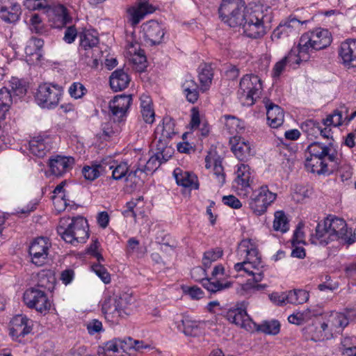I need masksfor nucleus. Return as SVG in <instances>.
I'll return each instance as SVG.
<instances>
[{
  "label": "nucleus",
  "mask_w": 356,
  "mask_h": 356,
  "mask_svg": "<svg viewBox=\"0 0 356 356\" xmlns=\"http://www.w3.org/2000/svg\"><path fill=\"white\" fill-rule=\"evenodd\" d=\"M51 243L48 238L38 237L29 246V254L32 262L38 266L44 265L47 261Z\"/></svg>",
  "instance_id": "13"
},
{
  "label": "nucleus",
  "mask_w": 356,
  "mask_h": 356,
  "mask_svg": "<svg viewBox=\"0 0 356 356\" xmlns=\"http://www.w3.org/2000/svg\"><path fill=\"white\" fill-rule=\"evenodd\" d=\"M80 38V50L89 51L99 48V38L97 33L94 31L85 30L79 33Z\"/></svg>",
  "instance_id": "37"
},
{
  "label": "nucleus",
  "mask_w": 356,
  "mask_h": 356,
  "mask_svg": "<svg viewBox=\"0 0 356 356\" xmlns=\"http://www.w3.org/2000/svg\"><path fill=\"white\" fill-rule=\"evenodd\" d=\"M102 348L106 356H122L120 349V339H113L107 341Z\"/></svg>",
  "instance_id": "48"
},
{
  "label": "nucleus",
  "mask_w": 356,
  "mask_h": 356,
  "mask_svg": "<svg viewBox=\"0 0 356 356\" xmlns=\"http://www.w3.org/2000/svg\"><path fill=\"white\" fill-rule=\"evenodd\" d=\"M222 202L225 205H227L233 209H239L242 207V204L239 200L232 195L224 196L222 197Z\"/></svg>",
  "instance_id": "64"
},
{
  "label": "nucleus",
  "mask_w": 356,
  "mask_h": 356,
  "mask_svg": "<svg viewBox=\"0 0 356 356\" xmlns=\"http://www.w3.org/2000/svg\"><path fill=\"white\" fill-rule=\"evenodd\" d=\"M237 255L240 257V259H243V260L234 265V270L240 276L252 277V280H248L245 284V289H264L266 287V284H258L264 279L261 257L258 250L250 239H244L241 241L238 246Z\"/></svg>",
  "instance_id": "1"
},
{
  "label": "nucleus",
  "mask_w": 356,
  "mask_h": 356,
  "mask_svg": "<svg viewBox=\"0 0 356 356\" xmlns=\"http://www.w3.org/2000/svg\"><path fill=\"white\" fill-rule=\"evenodd\" d=\"M213 71L210 65L204 64L199 67V80L201 83V90H207L211 86L213 79Z\"/></svg>",
  "instance_id": "45"
},
{
  "label": "nucleus",
  "mask_w": 356,
  "mask_h": 356,
  "mask_svg": "<svg viewBox=\"0 0 356 356\" xmlns=\"http://www.w3.org/2000/svg\"><path fill=\"white\" fill-rule=\"evenodd\" d=\"M92 269L104 284L111 282V275L104 266L100 264H94L92 266Z\"/></svg>",
  "instance_id": "59"
},
{
  "label": "nucleus",
  "mask_w": 356,
  "mask_h": 356,
  "mask_svg": "<svg viewBox=\"0 0 356 356\" xmlns=\"http://www.w3.org/2000/svg\"><path fill=\"white\" fill-rule=\"evenodd\" d=\"M276 198V193L271 192L267 185H262L252 191L250 197L248 200V203L255 215L261 216Z\"/></svg>",
  "instance_id": "8"
},
{
  "label": "nucleus",
  "mask_w": 356,
  "mask_h": 356,
  "mask_svg": "<svg viewBox=\"0 0 356 356\" xmlns=\"http://www.w3.org/2000/svg\"><path fill=\"white\" fill-rule=\"evenodd\" d=\"M130 82L129 75L122 70H116L110 76L111 88L115 91L125 89Z\"/></svg>",
  "instance_id": "35"
},
{
  "label": "nucleus",
  "mask_w": 356,
  "mask_h": 356,
  "mask_svg": "<svg viewBox=\"0 0 356 356\" xmlns=\"http://www.w3.org/2000/svg\"><path fill=\"white\" fill-rule=\"evenodd\" d=\"M68 91L72 97L79 99L86 94L87 90L82 83L74 82L70 86Z\"/></svg>",
  "instance_id": "60"
},
{
  "label": "nucleus",
  "mask_w": 356,
  "mask_h": 356,
  "mask_svg": "<svg viewBox=\"0 0 356 356\" xmlns=\"http://www.w3.org/2000/svg\"><path fill=\"white\" fill-rule=\"evenodd\" d=\"M154 11V8L147 0H140L134 6L127 9L128 22L136 26L144 17Z\"/></svg>",
  "instance_id": "17"
},
{
  "label": "nucleus",
  "mask_w": 356,
  "mask_h": 356,
  "mask_svg": "<svg viewBox=\"0 0 356 356\" xmlns=\"http://www.w3.org/2000/svg\"><path fill=\"white\" fill-rule=\"evenodd\" d=\"M222 255V250L220 248L209 250L204 253L202 264L204 268H208L212 262L217 261Z\"/></svg>",
  "instance_id": "55"
},
{
  "label": "nucleus",
  "mask_w": 356,
  "mask_h": 356,
  "mask_svg": "<svg viewBox=\"0 0 356 356\" xmlns=\"http://www.w3.org/2000/svg\"><path fill=\"white\" fill-rule=\"evenodd\" d=\"M9 86L10 87V91L14 96L22 97L26 93V86L25 83L16 77H12L9 81Z\"/></svg>",
  "instance_id": "54"
},
{
  "label": "nucleus",
  "mask_w": 356,
  "mask_h": 356,
  "mask_svg": "<svg viewBox=\"0 0 356 356\" xmlns=\"http://www.w3.org/2000/svg\"><path fill=\"white\" fill-rule=\"evenodd\" d=\"M49 140V138H43L42 136L33 138L29 142L30 152L38 157H43L50 149L51 147L48 144Z\"/></svg>",
  "instance_id": "36"
},
{
  "label": "nucleus",
  "mask_w": 356,
  "mask_h": 356,
  "mask_svg": "<svg viewBox=\"0 0 356 356\" xmlns=\"http://www.w3.org/2000/svg\"><path fill=\"white\" fill-rule=\"evenodd\" d=\"M302 333L307 340L321 341L330 339V333L323 326V322L312 321L302 328Z\"/></svg>",
  "instance_id": "23"
},
{
  "label": "nucleus",
  "mask_w": 356,
  "mask_h": 356,
  "mask_svg": "<svg viewBox=\"0 0 356 356\" xmlns=\"http://www.w3.org/2000/svg\"><path fill=\"white\" fill-rule=\"evenodd\" d=\"M273 229L275 231L286 232L289 229V222L282 211H277L274 214Z\"/></svg>",
  "instance_id": "51"
},
{
  "label": "nucleus",
  "mask_w": 356,
  "mask_h": 356,
  "mask_svg": "<svg viewBox=\"0 0 356 356\" xmlns=\"http://www.w3.org/2000/svg\"><path fill=\"white\" fill-rule=\"evenodd\" d=\"M12 95L6 88L0 89V118L4 119L12 104Z\"/></svg>",
  "instance_id": "47"
},
{
  "label": "nucleus",
  "mask_w": 356,
  "mask_h": 356,
  "mask_svg": "<svg viewBox=\"0 0 356 356\" xmlns=\"http://www.w3.org/2000/svg\"><path fill=\"white\" fill-rule=\"evenodd\" d=\"M355 240V234H353L352 229L347 227L346 221L334 216H329L323 222H319L315 234L311 237L312 243L321 245H327L336 241L350 245Z\"/></svg>",
  "instance_id": "2"
},
{
  "label": "nucleus",
  "mask_w": 356,
  "mask_h": 356,
  "mask_svg": "<svg viewBox=\"0 0 356 356\" xmlns=\"http://www.w3.org/2000/svg\"><path fill=\"white\" fill-rule=\"evenodd\" d=\"M327 157H307L305 160V168L308 171L318 175L330 174L334 170L331 169V163H327Z\"/></svg>",
  "instance_id": "26"
},
{
  "label": "nucleus",
  "mask_w": 356,
  "mask_h": 356,
  "mask_svg": "<svg viewBox=\"0 0 356 356\" xmlns=\"http://www.w3.org/2000/svg\"><path fill=\"white\" fill-rule=\"evenodd\" d=\"M332 42V35L327 29H317L303 34L300 39V45L303 51L321 50L328 47Z\"/></svg>",
  "instance_id": "9"
},
{
  "label": "nucleus",
  "mask_w": 356,
  "mask_h": 356,
  "mask_svg": "<svg viewBox=\"0 0 356 356\" xmlns=\"http://www.w3.org/2000/svg\"><path fill=\"white\" fill-rule=\"evenodd\" d=\"M300 21L295 18L282 22L274 30L272 38L273 39H280L288 37L291 34L296 33L297 29L300 26Z\"/></svg>",
  "instance_id": "32"
},
{
  "label": "nucleus",
  "mask_w": 356,
  "mask_h": 356,
  "mask_svg": "<svg viewBox=\"0 0 356 356\" xmlns=\"http://www.w3.org/2000/svg\"><path fill=\"white\" fill-rule=\"evenodd\" d=\"M62 94L60 87L44 83L39 86L35 100L42 108H51L58 105Z\"/></svg>",
  "instance_id": "10"
},
{
  "label": "nucleus",
  "mask_w": 356,
  "mask_h": 356,
  "mask_svg": "<svg viewBox=\"0 0 356 356\" xmlns=\"http://www.w3.org/2000/svg\"><path fill=\"white\" fill-rule=\"evenodd\" d=\"M173 175L178 185L185 188L198 189L199 183L197 176L193 172L184 171L181 168H176L173 171Z\"/></svg>",
  "instance_id": "31"
},
{
  "label": "nucleus",
  "mask_w": 356,
  "mask_h": 356,
  "mask_svg": "<svg viewBox=\"0 0 356 356\" xmlns=\"http://www.w3.org/2000/svg\"><path fill=\"white\" fill-rule=\"evenodd\" d=\"M309 293L305 290L293 289L287 291V298L289 304H303L309 300Z\"/></svg>",
  "instance_id": "46"
},
{
  "label": "nucleus",
  "mask_w": 356,
  "mask_h": 356,
  "mask_svg": "<svg viewBox=\"0 0 356 356\" xmlns=\"http://www.w3.org/2000/svg\"><path fill=\"white\" fill-rule=\"evenodd\" d=\"M54 19L53 26L54 28H62L72 21L69 16L67 8L63 5H57L54 8Z\"/></svg>",
  "instance_id": "42"
},
{
  "label": "nucleus",
  "mask_w": 356,
  "mask_h": 356,
  "mask_svg": "<svg viewBox=\"0 0 356 356\" xmlns=\"http://www.w3.org/2000/svg\"><path fill=\"white\" fill-rule=\"evenodd\" d=\"M227 318L231 323L249 332L254 331L257 327V324L252 321L245 309L238 307L229 309L227 313Z\"/></svg>",
  "instance_id": "20"
},
{
  "label": "nucleus",
  "mask_w": 356,
  "mask_h": 356,
  "mask_svg": "<svg viewBox=\"0 0 356 356\" xmlns=\"http://www.w3.org/2000/svg\"><path fill=\"white\" fill-rule=\"evenodd\" d=\"M248 8L243 0H223L218 11L224 23L230 27H237L243 24Z\"/></svg>",
  "instance_id": "6"
},
{
  "label": "nucleus",
  "mask_w": 356,
  "mask_h": 356,
  "mask_svg": "<svg viewBox=\"0 0 356 356\" xmlns=\"http://www.w3.org/2000/svg\"><path fill=\"white\" fill-rule=\"evenodd\" d=\"M21 15L20 5L11 1H4L0 7V17L6 22H17Z\"/></svg>",
  "instance_id": "30"
},
{
  "label": "nucleus",
  "mask_w": 356,
  "mask_h": 356,
  "mask_svg": "<svg viewBox=\"0 0 356 356\" xmlns=\"http://www.w3.org/2000/svg\"><path fill=\"white\" fill-rule=\"evenodd\" d=\"M104 162V165H106L107 172L111 171L112 178L115 180H120L122 179L127 180L128 177L137 176L138 172V168L135 170L129 171L127 162L118 163L111 159H105Z\"/></svg>",
  "instance_id": "19"
},
{
  "label": "nucleus",
  "mask_w": 356,
  "mask_h": 356,
  "mask_svg": "<svg viewBox=\"0 0 356 356\" xmlns=\"http://www.w3.org/2000/svg\"><path fill=\"white\" fill-rule=\"evenodd\" d=\"M84 177L90 181L97 179L100 175L107 173L106 165H104V160L91 166H85L82 170Z\"/></svg>",
  "instance_id": "44"
},
{
  "label": "nucleus",
  "mask_w": 356,
  "mask_h": 356,
  "mask_svg": "<svg viewBox=\"0 0 356 356\" xmlns=\"http://www.w3.org/2000/svg\"><path fill=\"white\" fill-rule=\"evenodd\" d=\"M191 274L193 279L195 281H201L202 282V286L211 293H216L225 289H227L231 286L230 282L222 284L218 281L212 282L211 279L205 278L206 270L201 267H195L193 268Z\"/></svg>",
  "instance_id": "21"
},
{
  "label": "nucleus",
  "mask_w": 356,
  "mask_h": 356,
  "mask_svg": "<svg viewBox=\"0 0 356 356\" xmlns=\"http://www.w3.org/2000/svg\"><path fill=\"white\" fill-rule=\"evenodd\" d=\"M262 91L260 78L254 74H246L241 79L238 95L243 106H252Z\"/></svg>",
  "instance_id": "7"
},
{
  "label": "nucleus",
  "mask_w": 356,
  "mask_h": 356,
  "mask_svg": "<svg viewBox=\"0 0 356 356\" xmlns=\"http://www.w3.org/2000/svg\"><path fill=\"white\" fill-rule=\"evenodd\" d=\"M183 92L186 96V99L194 104L199 98L198 85L194 79L191 77H187L181 86Z\"/></svg>",
  "instance_id": "40"
},
{
  "label": "nucleus",
  "mask_w": 356,
  "mask_h": 356,
  "mask_svg": "<svg viewBox=\"0 0 356 356\" xmlns=\"http://www.w3.org/2000/svg\"><path fill=\"white\" fill-rule=\"evenodd\" d=\"M164 162L165 161H163L162 157L160 156L159 154H154L146 162V164L143 168H138L139 169L138 172H143L146 174L153 172L159 167V165L162 163H164Z\"/></svg>",
  "instance_id": "53"
},
{
  "label": "nucleus",
  "mask_w": 356,
  "mask_h": 356,
  "mask_svg": "<svg viewBox=\"0 0 356 356\" xmlns=\"http://www.w3.org/2000/svg\"><path fill=\"white\" fill-rule=\"evenodd\" d=\"M77 30L74 26H70L65 31L63 40L68 44L72 43L77 36Z\"/></svg>",
  "instance_id": "62"
},
{
  "label": "nucleus",
  "mask_w": 356,
  "mask_h": 356,
  "mask_svg": "<svg viewBox=\"0 0 356 356\" xmlns=\"http://www.w3.org/2000/svg\"><path fill=\"white\" fill-rule=\"evenodd\" d=\"M271 20L270 8L268 6L256 5L246 10V15L241 26L246 36L259 38L267 33Z\"/></svg>",
  "instance_id": "3"
},
{
  "label": "nucleus",
  "mask_w": 356,
  "mask_h": 356,
  "mask_svg": "<svg viewBox=\"0 0 356 356\" xmlns=\"http://www.w3.org/2000/svg\"><path fill=\"white\" fill-rule=\"evenodd\" d=\"M131 297L128 294L122 296L113 295L105 297L102 303V311L105 318L118 323L120 318L131 314Z\"/></svg>",
  "instance_id": "5"
},
{
  "label": "nucleus",
  "mask_w": 356,
  "mask_h": 356,
  "mask_svg": "<svg viewBox=\"0 0 356 356\" xmlns=\"http://www.w3.org/2000/svg\"><path fill=\"white\" fill-rule=\"evenodd\" d=\"M302 49L299 42L297 47H292L289 54L283 58L289 67L295 68L300 61L307 60L309 58L308 51H303Z\"/></svg>",
  "instance_id": "34"
},
{
  "label": "nucleus",
  "mask_w": 356,
  "mask_h": 356,
  "mask_svg": "<svg viewBox=\"0 0 356 356\" xmlns=\"http://www.w3.org/2000/svg\"><path fill=\"white\" fill-rule=\"evenodd\" d=\"M33 322L26 316L19 314L14 316L10 322V335L13 340L24 337L31 332Z\"/></svg>",
  "instance_id": "15"
},
{
  "label": "nucleus",
  "mask_w": 356,
  "mask_h": 356,
  "mask_svg": "<svg viewBox=\"0 0 356 356\" xmlns=\"http://www.w3.org/2000/svg\"><path fill=\"white\" fill-rule=\"evenodd\" d=\"M213 175L216 179L217 184L222 186L225 182V173L220 159H216L213 162Z\"/></svg>",
  "instance_id": "57"
},
{
  "label": "nucleus",
  "mask_w": 356,
  "mask_h": 356,
  "mask_svg": "<svg viewBox=\"0 0 356 356\" xmlns=\"http://www.w3.org/2000/svg\"><path fill=\"white\" fill-rule=\"evenodd\" d=\"M74 164V159L71 156L57 155L49 160V168L52 174L61 176L71 170Z\"/></svg>",
  "instance_id": "28"
},
{
  "label": "nucleus",
  "mask_w": 356,
  "mask_h": 356,
  "mask_svg": "<svg viewBox=\"0 0 356 356\" xmlns=\"http://www.w3.org/2000/svg\"><path fill=\"white\" fill-rule=\"evenodd\" d=\"M229 145L231 151L241 161H248L255 154L253 145L241 136L230 138Z\"/></svg>",
  "instance_id": "14"
},
{
  "label": "nucleus",
  "mask_w": 356,
  "mask_h": 356,
  "mask_svg": "<svg viewBox=\"0 0 356 356\" xmlns=\"http://www.w3.org/2000/svg\"><path fill=\"white\" fill-rule=\"evenodd\" d=\"M318 314L315 309L308 308L302 312H296L291 314L288 317V321L290 323L300 325L310 321L312 322Z\"/></svg>",
  "instance_id": "38"
},
{
  "label": "nucleus",
  "mask_w": 356,
  "mask_h": 356,
  "mask_svg": "<svg viewBox=\"0 0 356 356\" xmlns=\"http://www.w3.org/2000/svg\"><path fill=\"white\" fill-rule=\"evenodd\" d=\"M132 102L131 95H116L109 102V109L118 120H120L127 113Z\"/></svg>",
  "instance_id": "25"
},
{
  "label": "nucleus",
  "mask_w": 356,
  "mask_h": 356,
  "mask_svg": "<svg viewBox=\"0 0 356 356\" xmlns=\"http://www.w3.org/2000/svg\"><path fill=\"white\" fill-rule=\"evenodd\" d=\"M341 108L344 109L345 113L346 114L348 113V108L345 106H341ZM343 110L340 111L338 110L334 111L332 114L327 115V118L323 120V124L327 127H330L331 125H333L334 127H339L343 123Z\"/></svg>",
  "instance_id": "52"
},
{
  "label": "nucleus",
  "mask_w": 356,
  "mask_h": 356,
  "mask_svg": "<svg viewBox=\"0 0 356 356\" xmlns=\"http://www.w3.org/2000/svg\"><path fill=\"white\" fill-rule=\"evenodd\" d=\"M310 157H327L328 162L331 163V169L336 170L339 168V154L332 142L323 145L319 142H314L307 147Z\"/></svg>",
  "instance_id": "11"
},
{
  "label": "nucleus",
  "mask_w": 356,
  "mask_h": 356,
  "mask_svg": "<svg viewBox=\"0 0 356 356\" xmlns=\"http://www.w3.org/2000/svg\"><path fill=\"white\" fill-rule=\"evenodd\" d=\"M177 327L187 336L195 337L201 333L204 322L191 320L188 318H182L177 322Z\"/></svg>",
  "instance_id": "33"
},
{
  "label": "nucleus",
  "mask_w": 356,
  "mask_h": 356,
  "mask_svg": "<svg viewBox=\"0 0 356 356\" xmlns=\"http://www.w3.org/2000/svg\"><path fill=\"white\" fill-rule=\"evenodd\" d=\"M266 108V116L269 125L272 128H277L284 122V111L278 105L273 103L270 99H264Z\"/></svg>",
  "instance_id": "27"
},
{
  "label": "nucleus",
  "mask_w": 356,
  "mask_h": 356,
  "mask_svg": "<svg viewBox=\"0 0 356 356\" xmlns=\"http://www.w3.org/2000/svg\"><path fill=\"white\" fill-rule=\"evenodd\" d=\"M169 143L170 140L156 137L154 135V140L152 143V147L156 151L154 154H159L164 161H167L171 157L172 148L169 147Z\"/></svg>",
  "instance_id": "39"
},
{
  "label": "nucleus",
  "mask_w": 356,
  "mask_h": 356,
  "mask_svg": "<svg viewBox=\"0 0 356 356\" xmlns=\"http://www.w3.org/2000/svg\"><path fill=\"white\" fill-rule=\"evenodd\" d=\"M24 302L29 308L43 313L50 309L51 302L44 291L35 288H30L24 293Z\"/></svg>",
  "instance_id": "12"
},
{
  "label": "nucleus",
  "mask_w": 356,
  "mask_h": 356,
  "mask_svg": "<svg viewBox=\"0 0 356 356\" xmlns=\"http://www.w3.org/2000/svg\"><path fill=\"white\" fill-rule=\"evenodd\" d=\"M87 220L82 216L63 218L59 222L57 232L67 243H85L89 237Z\"/></svg>",
  "instance_id": "4"
},
{
  "label": "nucleus",
  "mask_w": 356,
  "mask_h": 356,
  "mask_svg": "<svg viewBox=\"0 0 356 356\" xmlns=\"http://www.w3.org/2000/svg\"><path fill=\"white\" fill-rule=\"evenodd\" d=\"M142 32L145 41L149 45L161 43L165 35L163 26L155 20H150L142 25Z\"/></svg>",
  "instance_id": "16"
},
{
  "label": "nucleus",
  "mask_w": 356,
  "mask_h": 356,
  "mask_svg": "<svg viewBox=\"0 0 356 356\" xmlns=\"http://www.w3.org/2000/svg\"><path fill=\"white\" fill-rule=\"evenodd\" d=\"M339 55L345 65L356 67V39L347 40L342 42Z\"/></svg>",
  "instance_id": "29"
},
{
  "label": "nucleus",
  "mask_w": 356,
  "mask_h": 356,
  "mask_svg": "<svg viewBox=\"0 0 356 356\" xmlns=\"http://www.w3.org/2000/svg\"><path fill=\"white\" fill-rule=\"evenodd\" d=\"M44 41L40 38L31 37L25 47L26 61L30 65L38 63L43 56Z\"/></svg>",
  "instance_id": "24"
},
{
  "label": "nucleus",
  "mask_w": 356,
  "mask_h": 356,
  "mask_svg": "<svg viewBox=\"0 0 356 356\" xmlns=\"http://www.w3.org/2000/svg\"><path fill=\"white\" fill-rule=\"evenodd\" d=\"M184 292L188 294L192 299L199 300L204 296L202 290L196 286L188 287L184 290Z\"/></svg>",
  "instance_id": "63"
},
{
  "label": "nucleus",
  "mask_w": 356,
  "mask_h": 356,
  "mask_svg": "<svg viewBox=\"0 0 356 356\" xmlns=\"http://www.w3.org/2000/svg\"><path fill=\"white\" fill-rule=\"evenodd\" d=\"M254 330L261 331L267 334L276 335L280 332V324L276 320L264 321L261 324L257 325Z\"/></svg>",
  "instance_id": "49"
},
{
  "label": "nucleus",
  "mask_w": 356,
  "mask_h": 356,
  "mask_svg": "<svg viewBox=\"0 0 356 356\" xmlns=\"http://www.w3.org/2000/svg\"><path fill=\"white\" fill-rule=\"evenodd\" d=\"M269 298L274 304L278 306H284L286 304H289V302H288L287 291L281 293L273 292L269 295Z\"/></svg>",
  "instance_id": "61"
},
{
  "label": "nucleus",
  "mask_w": 356,
  "mask_h": 356,
  "mask_svg": "<svg viewBox=\"0 0 356 356\" xmlns=\"http://www.w3.org/2000/svg\"><path fill=\"white\" fill-rule=\"evenodd\" d=\"M84 51L82 54L81 60L88 66L91 68H97L99 65L102 63V51L99 48H95L94 49Z\"/></svg>",
  "instance_id": "43"
},
{
  "label": "nucleus",
  "mask_w": 356,
  "mask_h": 356,
  "mask_svg": "<svg viewBox=\"0 0 356 356\" xmlns=\"http://www.w3.org/2000/svg\"><path fill=\"white\" fill-rule=\"evenodd\" d=\"M137 47L139 48V46L137 43L135 44H131L129 47V53L131 55H133L132 57V61L135 64H139L140 65V68H143L145 67V63H146V57L144 55L143 52L141 51H138Z\"/></svg>",
  "instance_id": "56"
},
{
  "label": "nucleus",
  "mask_w": 356,
  "mask_h": 356,
  "mask_svg": "<svg viewBox=\"0 0 356 356\" xmlns=\"http://www.w3.org/2000/svg\"><path fill=\"white\" fill-rule=\"evenodd\" d=\"M301 129L307 133L308 136H311L316 138L317 135L319 134L320 125L316 121L309 120L302 123Z\"/></svg>",
  "instance_id": "58"
},
{
  "label": "nucleus",
  "mask_w": 356,
  "mask_h": 356,
  "mask_svg": "<svg viewBox=\"0 0 356 356\" xmlns=\"http://www.w3.org/2000/svg\"><path fill=\"white\" fill-rule=\"evenodd\" d=\"M251 181V172L249 165L240 164L237 165L236 178L234 181V187L240 195L246 196L250 193Z\"/></svg>",
  "instance_id": "18"
},
{
  "label": "nucleus",
  "mask_w": 356,
  "mask_h": 356,
  "mask_svg": "<svg viewBox=\"0 0 356 356\" xmlns=\"http://www.w3.org/2000/svg\"><path fill=\"white\" fill-rule=\"evenodd\" d=\"M225 127L226 130L230 134L238 133L243 129V125L241 121L232 115H225Z\"/></svg>",
  "instance_id": "50"
},
{
  "label": "nucleus",
  "mask_w": 356,
  "mask_h": 356,
  "mask_svg": "<svg viewBox=\"0 0 356 356\" xmlns=\"http://www.w3.org/2000/svg\"><path fill=\"white\" fill-rule=\"evenodd\" d=\"M348 323V318L343 313L332 312L326 316L323 326L330 333L331 338L334 333L341 332Z\"/></svg>",
  "instance_id": "22"
},
{
  "label": "nucleus",
  "mask_w": 356,
  "mask_h": 356,
  "mask_svg": "<svg viewBox=\"0 0 356 356\" xmlns=\"http://www.w3.org/2000/svg\"><path fill=\"white\" fill-rule=\"evenodd\" d=\"M175 134V122L170 118H165L162 124H159L154 131V135L156 137L168 140H170Z\"/></svg>",
  "instance_id": "41"
}]
</instances>
